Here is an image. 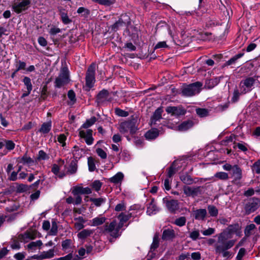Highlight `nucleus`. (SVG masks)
I'll use <instances>...</instances> for the list:
<instances>
[{
  "instance_id": "nucleus-1",
  "label": "nucleus",
  "mask_w": 260,
  "mask_h": 260,
  "mask_svg": "<svg viewBox=\"0 0 260 260\" xmlns=\"http://www.w3.org/2000/svg\"><path fill=\"white\" fill-rule=\"evenodd\" d=\"M188 164V159L185 157H181L175 160L168 168L167 177H179L180 179H191L192 167Z\"/></svg>"
},
{
  "instance_id": "nucleus-2",
  "label": "nucleus",
  "mask_w": 260,
  "mask_h": 260,
  "mask_svg": "<svg viewBox=\"0 0 260 260\" xmlns=\"http://www.w3.org/2000/svg\"><path fill=\"white\" fill-rule=\"evenodd\" d=\"M118 129L120 133L126 137L129 141V135L135 134L138 129V121L136 118L124 121L120 123Z\"/></svg>"
},
{
  "instance_id": "nucleus-3",
  "label": "nucleus",
  "mask_w": 260,
  "mask_h": 260,
  "mask_svg": "<svg viewBox=\"0 0 260 260\" xmlns=\"http://www.w3.org/2000/svg\"><path fill=\"white\" fill-rule=\"evenodd\" d=\"M218 240L214 244L215 251H220L223 249H230L235 244V240H229L230 238L226 236L225 233H220L216 235Z\"/></svg>"
},
{
  "instance_id": "nucleus-4",
  "label": "nucleus",
  "mask_w": 260,
  "mask_h": 260,
  "mask_svg": "<svg viewBox=\"0 0 260 260\" xmlns=\"http://www.w3.org/2000/svg\"><path fill=\"white\" fill-rule=\"evenodd\" d=\"M202 86V84L200 82L188 85L182 89V94L185 96H192L200 92Z\"/></svg>"
},
{
  "instance_id": "nucleus-5",
  "label": "nucleus",
  "mask_w": 260,
  "mask_h": 260,
  "mask_svg": "<svg viewBox=\"0 0 260 260\" xmlns=\"http://www.w3.org/2000/svg\"><path fill=\"white\" fill-rule=\"evenodd\" d=\"M95 64H91L86 72V90H89L91 88L95 83Z\"/></svg>"
},
{
  "instance_id": "nucleus-6",
  "label": "nucleus",
  "mask_w": 260,
  "mask_h": 260,
  "mask_svg": "<svg viewBox=\"0 0 260 260\" xmlns=\"http://www.w3.org/2000/svg\"><path fill=\"white\" fill-rule=\"evenodd\" d=\"M69 82V71L67 68L61 69L58 77L56 79L55 83V86L60 88Z\"/></svg>"
},
{
  "instance_id": "nucleus-7",
  "label": "nucleus",
  "mask_w": 260,
  "mask_h": 260,
  "mask_svg": "<svg viewBox=\"0 0 260 260\" xmlns=\"http://www.w3.org/2000/svg\"><path fill=\"white\" fill-rule=\"evenodd\" d=\"M255 79L252 77H248L241 81L239 90L241 93L245 94L250 91L253 88Z\"/></svg>"
},
{
  "instance_id": "nucleus-8",
  "label": "nucleus",
  "mask_w": 260,
  "mask_h": 260,
  "mask_svg": "<svg viewBox=\"0 0 260 260\" xmlns=\"http://www.w3.org/2000/svg\"><path fill=\"white\" fill-rule=\"evenodd\" d=\"M103 233L109 234L111 237L116 238L120 236L116 228V221L113 220L109 224L107 223L104 226Z\"/></svg>"
},
{
  "instance_id": "nucleus-9",
  "label": "nucleus",
  "mask_w": 260,
  "mask_h": 260,
  "mask_svg": "<svg viewBox=\"0 0 260 260\" xmlns=\"http://www.w3.org/2000/svg\"><path fill=\"white\" fill-rule=\"evenodd\" d=\"M223 169L229 171L234 179H241L242 177V170L237 165L232 166L229 164H225L223 166Z\"/></svg>"
},
{
  "instance_id": "nucleus-10",
  "label": "nucleus",
  "mask_w": 260,
  "mask_h": 260,
  "mask_svg": "<svg viewBox=\"0 0 260 260\" xmlns=\"http://www.w3.org/2000/svg\"><path fill=\"white\" fill-rule=\"evenodd\" d=\"M31 0H17L12 6L13 10L17 13H20L28 8Z\"/></svg>"
},
{
  "instance_id": "nucleus-11",
  "label": "nucleus",
  "mask_w": 260,
  "mask_h": 260,
  "mask_svg": "<svg viewBox=\"0 0 260 260\" xmlns=\"http://www.w3.org/2000/svg\"><path fill=\"white\" fill-rule=\"evenodd\" d=\"M63 167H66L64 160L62 159H59L57 161L56 164L52 165L51 171L57 177L62 178L64 177V170H61Z\"/></svg>"
},
{
  "instance_id": "nucleus-12",
  "label": "nucleus",
  "mask_w": 260,
  "mask_h": 260,
  "mask_svg": "<svg viewBox=\"0 0 260 260\" xmlns=\"http://www.w3.org/2000/svg\"><path fill=\"white\" fill-rule=\"evenodd\" d=\"M260 206V200L258 198L250 199L245 206V210L246 214H249L255 211Z\"/></svg>"
},
{
  "instance_id": "nucleus-13",
  "label": "nucleus",
  "mask_w": 260,
  "mask_h": 260,
  "mask_svg": "<svg viewBox=\"0 0 260 260\" xmlns=\"http://www.w3.org/2000/svg\"><path fill=\"white\" fill-rule=\"evenodd\" d=\"M111 99L108 91L103 89L97 95L96 101L98 104H103L110 101Z\"/></svg>"
},
{
  "instance_id": "nucleus-14",
  "label": "nucleus",
  "mask_w": 260,
  "mask_h": 260,
  "mask_svg": "<svg viewBox=\"0 0 260 260\" xmlns=\"http://www.w3.org/2000/svg\"><path fill=\"white\" fill-rule=\"evenodd\" d=\"M37 237H40V234L36 231H26L24 234H20L18 236L19 240L27 242V239L34 240Z\"/></svg>"
},
{
  "instance_id": "nucleus-15",
  "label": "nucleus",
  "mask_w": 260,
  "mask_h": 260,
  "mask_svg": "<svg viewBox=\"0 0 260 260\" xmlns=\"http://www.w3.org/2000/svg\"><path fill=\"white\" fill-rule=\"evenodd\" d=\"M166 111L168 114H170L172 116L175 117L184 115L185 114V111L183 108L179 107H168Z\"/></svg>"
},
{
  "instance_id": "nucleus-16",
  "label": "nucleus",
  "mask_w": 260,
  "mask_h": 260,
  "mask_svg": "<svg viewBox=\"0 0 260 260\" xmlns=\"http://www.w3.org/2000/svg\"><path fill=\"white\" fill-rule=\"evenodd\" d=\"M129 17L127 15L121 16V17L112 26V30L116 31L121 27L128 24L129 22Z\"/></svg>"
},
{
  "instance_id": "nucleus-17",
  "label": "nucleus",
  "mask_w": 260,
  "mask_h": 260,
  "mask_svg": "<svg viewBox=\"0 0 260 260\" xmlns=\"http://www.w3.org/2000/svg\"><path fill=\"white\" fill-rule=\"evenodd\" d=\"M78 170V165L76 161L72 160L68 167H64V177L75 174Z\"/></svg>"
},
{
  "instance_id": "nucleus-18",
  "label": "nucleus",
  "mask_w": 260,
  "mask_h": 260,
  "mask_svg": "<svg viewBox=\"0 0 260 260\" xmlns=\"http://www.w3.org/2000/svg\"><path fill=\"white\" fill-rule=\"evenodd\" d=\"M184 193L187 196H196L201 192V187H191L185 185L183 187Z\"/></svg>"
},
{
  "instance_id": "nucleus-19",
  "label": "nucleus",
  "mask_w": 260,
  "mask_h": 260,
  "mask_svg": "<svg viewBox=\"0 0 260 260\" xmlns=\"http://www.w3.org/2000/svg\"><path fill=\"white\" fill-rule=\"evenodd\" d=\"M239 230L240 227L238 224H231L222 233H225L226 236H228V237L231 239L232 237V235L234 234H237Z\"/></svg>"
},
{
  "instance_id": "nucleus-20",
  "label": "nucleus",
  "mask_w": 260,
  "mask_h": 260,
  "mask_svg": "<svg viewBox=\"0 0 260 260\" xmlns=\"http://www.w3.org/2000/svg\"><path fill=\"white\" fill-rule=\"evenodd\" d=\"M162 110L160 108H157L155 111L151 118L150 124L151 126H152L153 125L157 124V122H159L160 120L162 118Z\"/></svg>"
},
{
  "instance_id": "nucleus-21",
  "label": "nucleus",
  "mask_w": 260,
  "mask_h": 260,
  "mask_svg": "<svg viewBox=\"0 0 260 260\" xmlns=\"http://www.w3.org/2000/svg\"><path fill=\"white\" fill-rule=\"evenodd\" d=\"M166 206L171 213H175L179 208L178 201L175 200L167 201Z\"/></svg>"
},
{
  "instance_id": "nucleus-22",
  "label": "nucleus",
  "mask_w": 260,
  "mask_h": 260,
  "mask_svg": "<svg viewBox=\"0 0 260 260\" xmlns=\"http://www.w3.org/2000/svg\"><path fill=\"white\" fill-rule=\"evenodd\" d=\"M72 193L75 195L79 194H88L91 193V190L88 187L84 188L81 186H77L74 188Z\"/></svg>"
},
{
  "instance_id": "nucleus-23",
  "label": "nucleus",
  "mask_w": 260,
  "mask_h": 260,
  "mask_svg": "<svg viewBox=\"0 0 260 260\" xmlns=\"http://www.w3.org/2000/svg\"><path fill=\"white\" fill-rule=\"evenodd\" d=\"M194 122L191 120L183 121L177 126V130L181 132L186 131L193 126Z\"/></svg>"
},
{
  "instance_id": "nucleus-24",
  "label": "nucleus",
  "mask_w": 260,
  "mask_h": 260,
  "mask_svg": "<svg viewBox=\"0 0 260 260\" xmlns=\"http://www.w3.org/2000/svg\"><path fill=\"white\" fill-rule=\"evenodd\" d=\"M158 211V208L157 207L154 199H152L151 202L147 206V213L149 215L155 214Z\"/></svg>"
},
{
  "instance_id": "nucleus-25",
  "label": "nucleus",
  "mask_w": 260,
  "mask_h": 260,
  "mask_svg": "<svg viewBox=\"0 0 260 260\" xmlns=\"http://www.w3.org/2000/svg\"><path fill=\"white\" fill-rule=\"evenodd\" d=\"M4 144L5 149L3 150V155H6L9 151L13 150L15 146L14 142L9 140L4 139Z\"/></svg>"
},
{
  "instance_id": "nucleus-26",
  "label": "nucleus",
  "mask_w": 260,
  "mask_h": 260,
  "mask_svg": "<svg viewBox=\"0 0 260 260\" xmlns=\"http://www.w3.org/2000/svg\"><path fill=\"white\" fill-rule=\"evenodd\" d=\"M175 236V232L173 230L167 229L163 231L161 238L164 240H170L173 239Z\"/></svg>"
},
{
  "instance_id": "nucleus-27",
  "label": "nucleus",
  "mask_w": 260,
  "mask_h": 260,
  "mask_svg": "<svg viewBox=\"0 0 260 260\" xmlns=\"http://www.w3.org/2000/svg\"><path fill=\"white\" fill-rule=\"evenodd\" d=\"M159 135V132L156 128H152L148 131L145 135L146 139L148 140L155 139Z\"/></svg>"
},
{
  "instance_id": "nucleus-28",
  "label": "nucleus",
  "mask_w": 260,
  "mask_h": 260,
  "mask_svg": "<svg viewBox=\"0 0 260 260\" xmlns=\"http://www.w3.org/2000/svg\"><path fill=\"white\" fill-rule=\"evenodd\" d=\"M207 214L206 210L205 209H200L194 211V218L198 220H203L205 218Z\"/></svg>"
},
{
  "instance_id": "nucleus-29",
  "label": "nucleus",
  "mask_w": 260,
  "mask_h": 260,
  "mask_svg": "<svg viewBox=\"0 0 260 260\" xmlns=\"http://www.w3.org/2000/svg\"><path fill=\"white\" fill-rule=\"evenodd\" d=\"M52 127V122L49 121L47 122L44 123L39 129V132L43 134H47L49 132Z\"/></svg>"
},
{
  "instance_id": "nucleus-30",
  "label": "nucleus",
  "mask_w": 260,
  "mask_h": 260,
  "mask_svg": "<svg viewBox=\"0 0 260 260\" xmlns=\"http://www.w3.org/2000/svg\"><path fill=\"white\" fill-rule=\"evenodd\" d=\"M106 219V217L103 216L94 218L91 220V225L95 226L102 225L105 222Z\"/></svg>"
},
{
  "instance_id": "nucleus-31",
  "label": "nucleus",
  "mask_w": 260,
  "mask_h": 260,
  "mask_svg": "<svg viewBox=\"0 0 260 260\" xmlns=\"http://www.w3.org/2000/svg\"><path fill=\"white\" fill-rule=\"evenodd\" d=\"M219 82V79L217 78L208 79L206 81L205 87L207 88L211 89L217 85Z\"/></svg>"
},
{
  "instance_id": "nucleus-32",
  "label": "nucleus",
  "mask_w": 260,
  "mask_h": 260,
  "mask_svg": "<svg viewBox=\"0 0 260 260\" xmlns=\"http://www.w3.org/2000/svg\"><path fill=\"white\" fill-rule=\"evenodd\" d=\"M93 233V231L89 229H85L78 234V237L80 239H84L90 236Z\"/></svg>"
},
{
  "instance_id": "nucleus-33",
  "label": "nucleus",
  "mask_w": 260,
  "mask_h": 260,
  "mask_svg": "<svg viewBox=\"0 0 260 260\" xmlns=\"http://www.w3.org/2000/svg\"><path fill=\"white\" fill-rule=\"evenodd\" d=\"M43 245V243L41 240H38L35 242H31L27 245V248L29 250H35L37 247L39 248Z\"/></svg>"
},
{
  "instance_id": "nucleus-34",
  "label": "nucleus",
  "mask_w": 260,
  "mask_h": 260,
  "mask_svg": "<svg viewBox=\"0 0 260 260\" xmlns=\"http://www.w3.org/2000/svg\"><path fill=\"white\" fill-rule=\"evenodd\" d=\"M96 161L92 157H89L88 158L87 163L88 167V170L90 172H93L96 169L95 164Z\"/></svg>"
},
{
  "instance_id": "nucleus-35",
  "label": "nucleus",
  "mask_w": 260,
  "mask_h": 260,
  "mask_svg": "<svg viewBox=\"0 0 260 260\" xmlns=\"http://www.w3.org/2000/svg\"><path fill=\"white\" fill-rule=\"evenodd\" d=\"M54 249H51L48 251L42 252V259L52 258L54 256Z\"/></svg>"
},
{
  "instance_id": "nucleus-36",
  "label": "nucleus",
  "mask_w": 260,
  "mask_h": 260,
  "mask_svg": "<svg viewBox=\"0 0 260 260\" xmlns=\"http://www.w3.org/2000/svg\"><path fill=\"white\" fill-rule=\"evenodd\" d=\"M72 154L75 158H79L82 155V150L75 146L72 150Z\"/></svg>"
},
{
  "instance_id": "nucleus-37",
  "label": "nucleus",
  "mask_w": 260,
  "mask_h": 260,
  "mask_svg": "<svg viewBox=\"0 0 260 260\" xmlns=\"http://www.w3.org/2000/svg\"><path fill=\"white\" fill-rule=\"evenodd\" d=\"M72 241L70 239H66L62 242L61 246L64 250H68L72 248Z\"/></svg>"
},
{
  "instance_id": "nucleus-38",
  "label": "nucleus",
  "mask_w": 260,
  "mask_h": 260,
  "mask_svg": "<svg viewBox=\"0 0 260 260\" xmlns=\"http://www.w3.org/2000/svg\"><path fill=\"white\" fill-rule=\"evenodd\" d=\"M96 119L95 117H92L89 119H87L86 122L82 124V127L85 128H87L93 125L96 121Z\"/></svg>"
},
{
  "instance_id": "nucleus-39",
  "label": "nucleus",
  "mask_w": 260,
  "mask_h": 260,
  "mask_svg": "<svg viewBox=\"0 0 260 260\" xmlns=\"http://www.w3.org/2000/svg\"><path fill=\"white\" fill-rule=\"evenodd\" d=\"M49 158V156L44 151L41 150L38 152V155L37 157V159L38 160H48Z\"/></svg>"
},
{
  "instance_id": "nucleus-40",
  "label": "nucleus",
  "mask_w": 260,
  "mask_h": 260,
  "mask_svg": "<svg viewBox=\"0 0 260 260\" xmlns=\"http://www.w3.org/2000/svg\"><path fill=\"white\" fill-rule=\"evenodd\" d=\"M67 140L66 136L63 134H60L57 137V141L61 145L63 149H66V141Z\"/></svg>"
},
{
  "instance_id": "nucleus-41",
  "label": "nucleus",
  "mask_w": 260,
  "mask_h": 260,
  "mask_svg": "<svg viewBox=\"0 0 260 260\" xmlns=\"http://www.w3.org/2000/svg\"><path fill=\"white\" fill-rule=\"evenodd\" d=\"M237 147L238 148L246 153L248 151L247 145L245 143H238L237 144L234 143V148Z\"/></svg>"
},
{
  "instance_id": "nucleus-42",
  "label": "nucleus",
  "mask_w": 260,
  "mask_h": 260,
  "mask_svg": "<svg viewBox=\"0 0 260 260\" xmlns=\"http://www.w3.org/2000/svg\"><path fill=\"white\" fill-rule=\"evenodd\" d=\"M23 82L24 85L26 86V89L27 90H32V85L31 83V80L29 77H24L23 79Z\"/></svg>"
},
{
  "instance_id": "nucleus-43",
  "label": "nucleus",
  "mask_w": 260,
  "mask_h": 260,
  "mask_svg": "<svg viewBox=\"0 0 260 260\" xmlns=\"http://www.w3.org/2000/svg\"><path fill=\"white\" fill-rule=\"evenodd\" d=\"M208 210L209 214L211 216H216L218 215V211L216 207L212 205H209L208 207Z\"/></svg>"
},
{
  "instance_id": "nucleus-44",
  "label": "nucleus",
  "mask_w": 260,
  "mask_h": 260,
  "mask_svg": "<svg viewBox=\"0 0 260 260\" xmlns=\"http://www.w3.org/2000/svg\"><path fill=\"white\" fill-rule=\"evenodd\" d=\"M197 114L201 117H204L208 115L209 111L204 108H198L196 109Z\"/></svg>"
},
{
  "instance_id": "nucleus-45",
  "label": "nucleus",
  "mask_w": 260,
  "mask_h": 260,
  "mask_svg": "<svg viewBox=\"0 0 260 260\" xmlns=\"http://www.w3.org/2000/svg\"><path fill=\"white\" fill-rule=\"evenodd\" d=\"M20 162L23 164L27 165L28 166H30L34 164V160L30 157L27 156V155H24L21 158Z\"/></svg>"
},
{
  "instance_id": "nucleus-46",
  "label": "nucleus",
  "mask_w": 260,
  "mask_h": 260,
  "mask_svg": "<svg viewBox=\"0 0 260 260\" xmlns=\"http://www.w3.org/2000/svg\"><path fill=\"white\" fill-rule=\"evenodd\" d=\"M90 135H92V131L90 129H87L86 130H81L79 132V136L81 138L83 139Z\"/></svg>"
},
{
  "instance_id": "nucleus-47",
  "label": "nucleus",
  "mask_w": 260,
  "mask_h": 260,
  "mask_svg": "<svg viewBox=\"0 0 260 260\" xmlns=\"http://www.w3.org/2000/svg\"><path fill=\"white\" fill-rule=\"evenodd\" d=\"M159 246V237L157 234H155L153 239V242L151 245V249H156Z\"/></svg>"
},
{
  "instance_id": "nucleus-48",
  "label": "nucleus",
  "mask_w": 260,
  "mask_h": 260,
  "mask_svg": "<svg viewBox=\"0 0 260 260\" xmlns=\"http://www.w3.org/2000/svg\"><path fill=\"white\" fill-rule=\"evenodd\" d=\"M186 219L185 217L182 216L178 218H177L174 221V224L179 226H182L185 224Z\"/></svg>"
},
{
  "instance_id": "nucleus-49",
  "label": "nucleus",
  "mask_w": 260,
  "mask_h": 260,
  "mask_svg": "<svg viewBox=\"0 0 260 260\" xmlns=\"http://www.w3.org/2000/svg\"><path fill=\"white\" fill-rule=\"evenodd\" d=\"M77 13L81 14L82 16L86 17L89 15L90 11L84 7H79L77 10Z\"/></svg>"
},
{
  "instance_id": "nucleus-50",
  "label": "nucleus",
  "mask_w": 260,
  "mask_h": 260,
  "mask_svg": "<svg viewBox=\"0 0 260 260\" xmlns=\"http://www.w3.org/2000/svg\"><path fill=\"white\" fill-rule=\"evenodd\" d=\"M90 201L97 207L100 206L103 203L105 202V199L100 198H91Z\"/></svg>"
},
{
  "instance_id": "nucleus-51",
  "label": "nucleus",
  "mask_w": 260,
  "mask_h": 260,
  "mask_svg": "<svg viewBox=\"0 0 260 260\" xmlns=\"http://www.w3.org/2000/svg\"><path fill=\"white\" fill-rule=\"evenodd\" d=\"M236 140V136L234 135H231L229 136L226 137L225 139L222 141V144L227 145L230 143L235 142Z\"/></svg>"
},
{
  "instance_id": "nucleus-52",
  "label": "nucleus",
  "mask_w": 260,
  "mask_h": 260,
  "mask_svg": "<svg viewBox=\"0 0 260 260\" xmlns=\"http://www.w3.org/2000/svg\"><path fill=\"white\" fill-rule=\"evenodd\" d=\"M60 16L62 22L65 24H68L71 22V20L68 17L67 13L64 12H60Z\"/></svg>"
},
{
  "instance_id": "nucleus-53",
  "label": "nucleus",
  "mask_w": 260,
  "mask_h": 260,
  "mask_svg": "<svg viewBox=\"0 0 260 260\" xmlns=\"http://www.w3.org/2000/svg\"><path fill=\"white\" fill-rule=\"evenodd\" d=\"M243 55V53H239V54H236V55H235L234 57H233L232 58H231L230 59H229L227 62H226V64L228 65H232L233 64V63H234L235 62V61L238 59L239 58H241V57H242Z\"/></svg>"
},
{
  "instance_id": "nucleus-54",
  "label": "nucleus",
  "mask_w": 260,
  "mask_h": 260,
  "mask_svg": "<svg viewBox=\"0 0 260 260\" xmlns=\"http://www.w3.org/2000/svg\"><path fill=\"white\" fill-rule=\"evenodd\" d=\"M93 2L98 3V4L105 6H110L113 4V2L110 0H91Z\"/></svg>"
},
{
  "instance_id": "nucleus-55",
  "label": "nucleus",
  "mask_w": 260,
  "mask_h": 260,
  "mask_svg": "<svg viewBox=\"0 0 260 260\" xmlns=\"http://www.w3.org/2000/svg\"><path fill=\"white\" fill-rule=\"evenodd\" d=\"M255 228V225L252 223L248 225H247L246 227V229L245 230V236L247 237L251 235V231L253 230H254Z\"/></svg>"
},
{
  "instance_id": "nucleus-56",
  "label": "nucleus",
  "mask_w": 260,
  "mask_h": 260,
  "mask_svg": "<svg viewBox=\"0 0 260 260\" xmlns=\"http://www.w3.org/2000/svg\"><path fill=\"white\" fill-rule=\"evenodd\" d=\"M115 113L117 115L121 117H127L128 115V113L127 111H124L119 108H116Z\"/></svg>"
},
{
  "instance_id": "nucleus-57",
  "label": "nucleus",
  "mask_w": 260,
  "mask_h": 260,
  "mask_svg": "<svg viewBox=\"0 0 260 260\" xmlns=\"http://www.w3.org/2000/svg\"><path fill=\"white\" fill-rule=\"evenodd\" d=\"M96 152L99 156L102 159H105L107 158V153L103 150L102 148H97L96 149Z\"/></svg>"
},
{
  "instance_id": "nucleus-58",
  "label": "nucleus",
  "mask_w": 260,
  "mask_h": 260,
  "mask_svg": "<svg viewBox=\"0 0 260 260\" xmlns=\"http://www.w3.org/2000/svg\"><path fill=\"white\" fill-rule=\"evenodd\" d=\"M229 249H223L220 251H215L217 253H222L223 257L229 258L230 257L232 254L229 251H228Z\"/></svg>"
},
{
  "instance_id": "nucleus-59",
  "label": "nucleus",
  "mask_w": 260,
  "mask_h": 260,
  "mask_svg": "<svg viewBox=\"0 0 260 260\" xmlns=\"http://www.w3.org/2000/svg\"><path fill=\"white\" fill-rule=\"evenodd\" d=\"M168 46L167 44V43L166 41H161L158 42L156 45L155 46L154 49V50L158 49H162V48H168Z\"/></svg>"
},
{
  "instance_id": "nucleus-60",
  "label": "nucleus",
  "mask_w": 260,
  "mask_h": 260,
  "mask_svg": "<svg viewBox=\"0 0 260 260\" xmlns=\"http://www.w3.org/2000/svg\"><path fill=\"white\" fill-rule=\"evenodd\" d=\"M130 215L127 214H125L123 213H121L118 216V218L119 219L120 221L125 222L127 221L130 218Z\"/></svg>"
},
{
  "instance_id": "nucleus-61",
  "label": "nucleus",
  "mask_w": 260,
  "mask_h": 260,
  "mask_svg": "<svg viewBox=\"0 0 260 260\" xmlns=\"http://www.w3.org/2000/svg\"><path fill=\"white\" fill-rule=\"evenodd\" d=\"M246 253V250L244 248H241L240 249L238 254L236 256L237 260H241L243 257L245 255Z\"/></svg>"
},
{
  "instance_id": "nucleus-62",
  "label": "nucleus",
  "mask_w": 260,
  "mask_h": 260,
  "mask_svg": "<svg viewBox=\"0 0 260 260\" xmlns=\"http://www.w3.org/2000/svg\"><path fill=\"white\" fill-rule=\"evenodd\" d=\"M68 96L69 99L71 100V102H72L71 104H73L76 101L75 94L74 92L71 90L69 91L68 93Z\"/></svg>"
},
{
  "instance_id": "nucleus-63",
  "label": "nucleus",
  "mask_w": 260,
  "mask_h": 260,
  "mask_svg": "<svg viewBox=\"0 0 260 260\" xmlns=\"http://www.w3.org/2000/svg\"><path fill=\"white\" fill-rule=\"evenodd\" d=\"M102 186V183L99 180H95L92 183V187L96 190L99 191L100 190Z\"/></svg>"
},
{
  "instance_id": "nucleus-64",
  "label": "nucleus",
  "mask_w": 260,
  "mask_h": 260,
  "mask_svg": "<svg viewBox=\"0 0 260 260\" xmlns=\"http://www.w3.org/2000/svg\"><path fill=\"white\" fill-rule=\"evenodd\" d=\"M253 170L257 173H260V160L255 162L253 165Z\"/></svg>"
}]
</instances>
